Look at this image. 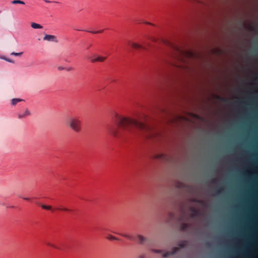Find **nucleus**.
<instances>
[{"label":"nucleus","mask_w":258,"mask_h":258,"mask_svg":"<svg viewBox=\"0 0 258 258\" xmlns=\"http://www.w3.org/2000/svg\"><path fill=\"white\" fill-rule=\"evenodd\" d=\"M222 190H223V188H220V189H219L218 190H217V194H220V193H221V192H222Z\"/></svg>","instance_id":"27"},{"label":"nucleus","mask_w":258,"mask_h":258,"mask_svg":"<svg viewBox=\"0 0 258 258\" xmlns=\"http://www.w3.org/2000/svg\"><path fill=\"white\" fill-rule=\"evenodd\" d=\"M155 158L165 160V159H166L167 157L165 155L160 154V155H156L155 157Z\"/></svg>","instance_id":"15"},{"label":"nucleus","mask_w":258,"mask_h":258,"mask_svg":"<svg viewBox=\"0 0 258 258\" xmlns=\"http://www.w3.org/2000/svg\"><path fill=\"white\" fill-rule=\"evenodd\" d=\"M189 210L191 212V216L192 217H195L197 215L198 211L195 208L190 207Z\"/></svg>","instance_id":"12"},{"label":"nucleus","mask_w":258,"mask_h":258,"mask_svg":"<svg viewBox=\"0 0 258 258\" xmlns=\"http://www.w3.org/2000/svg\"><path fill=\"white\" fill-rule=\"evenodd\" d=\"M31 27L34 29H41L42 28V26L40 25V24L35 23H32L31 24Z\"/></svg>","instance_id":"13"},{"label":"nucleus","mask_w":258,"mask_h":258,"mask_svg":"<svg viewBox=\"0 0 258 258\" xmlns=\"http://www.w3.org/2000/svg\"><path fill=\"white\" fill-rule=\"evenodd\" d=\"M139 258H145V256L144 255H142L140 256Z\"/></svg>","instance_id":"29"},{"label":"nucleus","mask_w":258,"mask_h":258,"mask_svg":"<svg viewBox=\"0 0 258 258\" xmlns=\"http://www.w3.org/2000/svg\"><path fill=\"white\" fill-rule=\"evenodd\" d=\"M120 235L122 236L123 237H124L125 238H127L130 240H133L134 238L132 236H131L127 234H119Z\"/></svg>","instance_id":"17"},{"label":"nucleus","mask_w":258,"mask_h":258,"mask_svg":"<svg viewBox=\"0 0 258 258\" xmlns=\"http://www.w3.org/2000/svg\"><path fill=\"white\" fill-rule=\"evenodd\" d=\"M108 239L110 240H118V239L116 237H115L111 235H109V236L108 237Z\"/></svg>","instance_id":"19"},{"label":"nucleus","mask_w":258,"mask_h":258,"mask_svg":"<svg viewBox=\"0 0 258 258\" xmlns=\"http://www.w3.org/2000/svg\"><path fill=\"white\" fill-rule=\"evenodd\" d=\"M172 47L174 51L173 56L177 61V64H175L177 67L185 69L187 67L188 59H195L198 57L197 54L191 50H184L175 45Z\"/></svg>","instance_id":"2"},{"label":"nucleus","mask_w":258,"mask_h":258,"mask_svg":"<svg viewBox=\"0 0 258 258\" xmlns=\"http://www.w3.org/2000/svg\"><path fill=\"white\" fill-rule=\"evenodd\" d=\"M23 101V100L19 98H14L12 100V104L13 105H15L17 103Z\"/></svg>","instance_id":"14"},{"label":"nucleus","mask_w":258,"mask_h":258,"mask_svg":"<svg viewBox=\"0 0 258 258\" xmlns=\"http://www.w3.org/2000/svg\"><path fill=\"white\" fill-rule=\"evenodd\" d=\"M190 227V225L188 223H182L180 225V229L183 231H186Z\"/></svg>","instance_id":"10"},{"label":"nucleus","mask_w":258,"mask_h":258,"mask_svg":"<svg viewBox=\"0 0 258 258\" xmlns=\"http://www.w3.org/2000/svg\"><path fill=\"white\" fill-rule=\"evenodd\" d=\"M115 118L118 126L110 125L107 131L109 135L116 138H127L131 135L136 134L137 130L143 133L151 130L145 122L147 119V116L145 114L140 115L137 118H133L116 114Z\"/></svg>","instance_id":"1"},{"label":"nucleus","mask_w":258,"mask_h":258,"mask_svg":"<svg viewBox=\"0 0 258 258\" xmlns=\"http://www.w3.org/2000/svg\"><path fill=\"white\" fill-rule=\"evenodd\" d=\"M138 238L139 243L141 244H144L146 242H147V241L148 240L147 237H144L141 235H138Z\"/></svg>","instance_id":"11"},{"label":"nucleus","mask_w":258,"mask_h":258,"mask_svg":"<svg viewBox=\"0 0 258 258\" xmlns=\"http://www.w3.org/2000/svg\"><path fill=\"white\" fill-rule=\"evenodd\" d=\"M43 40L48 41L54 42L55 43L58 42V40L56 37L52 35L45 34L43 37Z\"/></svg>","instance_id":"6"},{"label":"nucleus","mask_w":258,"mask_h":258,"mask_svg":"<svg viewBox=\"0 0 258 258\" xmlns=\"http://www.w3.org/2000/svg\"><path fill=\"white\" fill-rule=\"evenodd\" d=\"M31 114L30 111L26 109L24 113H20L18 114V118L19 119L25 118Z\"/></svg>","instance_id":"9"},{"label":"nucleus","mask_w":258,"mask_h":258,"mask_svg":"<svg viewBox=\"0 0 258 258\" xmlns=\"http://www.w3.org/2000/svg\"><path fill=\"white\" fill-rule=\"evenodd\" d=\"M66 125L76 133H79L82 129V121L77 116H70L66 121Z\"/></svg>","instance_id":"3"},{"label":"nucleus","mask_w":258,"mask_h":258,"mask_svg":"<svg viewBox=\"0 0 258 258\" xmlns=\"http://www.w3.org/2000/svg\"><path fill=\"white\" fill-rule=\"evenodd\" d=\"M44 2H45V3H50V1H47V0H45V1H44Z\"/></svg>","instance_id":"31"},{"label":"nucleus","mask_w":258,"mask_h":258,"mask_svg":"<svg viewBox=\"0 0 258 258\" xmlns=\"http://www.w3.org/2000/svg\"><path fill=\"white\" fill-rule=\"evenodd\" d=\"M47 244L48 245V246H51L53 248H58L56 246H55V245L54 244H52L49 242H48L47 243Z\"/></svg>","instance_id":"21"},{"label":"nucleus","mask_w":258,"mask_h":258,"mask_svg":"<svg viewBox=\"0 0 258 258\" xmlns=\"http://www.w3.org/2000/svg\"><path fill=\"white\" fill-rule=\"evenodd\" d=\"M66 71L69 72V71H71L73 70V68L72 67H69V68H66L65 69Z\"/></svg>","instance_id":"25"},{"label":"nucleus","mask_w":258,"mask_h":258,"mask_svg":"<svg viewBox=\"0 0 258 258\" xmlns=\"http://www.w3.org/2000/svg\"><path fill=\"white\" fill-rule=\"evenodd\" d=\"M130 45L134 49H142L144 50H146L147 49L145 46L135 42L131 43Z\"/></svg>","instance_id":"8"},{"label":"nucleus","mask_w":258,"mask_h":258,"mask_svg":"<svg viewBox=\"0 0 258 258\" xmlns=\"http://www.w3.org/2000/svg\"><path fill=\"white\" fill-rule=\"evenodd\" d=\"M12 3L13 4H22L24 5V2L20 0H14L12 2Z\"/></svg>","instance_id":"16"},{"label":"nucleus","mask_w":258,"mask_h":258,"mask_svg":"<svg viewBox=\"0 0 258 258\" xmlns=\"http://www.w3.org/2000/svg\"><path fill=\"white\" fill-rule=\"evenodd\" d=\"M182 219H183V217H181V218H180V221H182Z\"/></svg>","instance_id":"33"},{"label":"nucleus","mask_w":258,"mask_h":258,"mask_svg":"<svg viewBox=\"0 0 258 258\" xmlns=\"http://www.w3.org/2000/svg\"><path fill=\"white\" fill-rule=\"evenodd\" d=\"M1 58L2 59H3L5 60H6V59H8V58H7V57H5V56H2V57H1Z\"/></svg>","instance_id":"28"},{"label":"nucleus","mask_w":258,"mask_h":258,"mask_svg":"<svg viewBox=\"0 0 258 258\" xmlns=\"http://www.w3.org/2000/svg\"><path fill=\"white\" fill-rule=\"evenodd\" d=\"M22 54H23L22 52H19V53L13 52L11 53V55H14L16 56H20L22 55Z\"/></svg>","instance_id":"18"},{"label":"nucleus","mask_w":258,"mask_h":258,"mask_svg":"<svg viewBox=\"0 0 258 258\" xmlns=\"http://www.w3.org/2000/svg\"><path fill=\"white\" fill-rule=\"evenodd\" d=\"M6 60L9 62H11V63H14V61L11 59H9V58H8V59H6Z\"/></svg>","instance_id":"24"},{"label":"nucleus","mask_w":258,"mask_h":258,"mask_svg":"<svg viewBox=\"0 0 258 258\" xmlns=\"http://www.w3.org/2000/svg\"><path fill=\"white\" fill-rule=\"evenodd\" d=\"M188 244V242L187 241L183 240L180 242L178 244V247H175L173 248L172 251H168L165 253H163L162 256L163 257H166L169 256V255L174 254L176 253L180 248H183L185 247Z\"/></svg>","instance_id":"4"},{"label":"nucleus","mask_w":258,"mask_h":258,"mask_svg":"<svg viewBox=\"0 0 258 258\" xmlns=\"http://www.w3.org/2000/svg\"><path fill=\"white\" fill-rule=\"evenodd\" d=\"M41 207H42V208H43L44 209L51 210V211H53L54 210H58V211H66V212H71L72 211V210L71 209H69L67 208L63 207L61 206H59V207L56 208L55 209H52L51 206H46L44 205H41Z\"/></svg>","instance_id":"5"},{"label":"nucleus","mask_w":258,"mask_h":258,"mask_svg":"<svg viewBox=\"0 0 258 258\" xmlns=\"http://www.w3.org/2000/svg\"><path fill=\"white\" fill-rule=\"evenodd\" d=\"M103 30H99V31H89V32L92 33H93V34H96V33H102L103 32Z\"/></svg>","instance_id":"22"},{"label":"nucleus","mask_w":258,"mask_h":258,"mask_svg":"<svg viewBox=\"0 0 258 258\" xmlns=\"http://www.w3.org/2000/svg\"><path fill=\"white\" fill-rule=\"evenodd\" d=\"M146 24H149V25H153L152 24L149 23V22H145Z\"/></svg>","instance_id":"32"},{"label":"nucleus","mask_w":258,"mask_h":258,"mask_svg":"<svg viewBox=\"0 0 258 258\" xmlns=\"http://www.w3.org/2000/svg\"><path fill=\"white\" fill-rule=\"evenodd\" d=\"M65 69H66V68H64V67H62V66H58V67H57V70H58V71H62V70H65Z\"/></svg>","instance_id":"23"},{"label":"nucleus","mask_w":258,"mask_h":258,"mask_svg":"<svg viewBox=\"0 0 258 258\" xmlns=\"http://www.w3.org/2000/svg\"><path fill=\"white\" fill-rule=\"evenodd\" d=\"M23 199L25 200H29V199L27 198H23Z\"/></svg>","instance_id":"30"},{"label":"nucleus","mask_w":258,"mask_h":258,"mask_svg":"<svg viewBox=\"0 0 258 258\" xmlns=\"http://www.w3.org/2000/svg\"><path fill=\"white\" fill-rule=\"evenodd\" d=\"M106 59V57L105 56H98L97 57L91 58V61L92 63H95L96 62H103Z\"/></svg>","instance_id":"7"},{"label":"nucleus","mask_w":258,"mask_h":258,"mask_svg":"<svg viewBox=\"0 0 258 258\" xmlns=\"http://www.w3.org/2000/svg\"><path fill=\"white\" fill-rule=\"evenodd\" d=\"M151 250H152V251H153L154 252L158 253H162L163 252V251L161 250H157V249H152Z\"/></svg>","instance_id":"20"},{"label":"nucleus","mask_w":258,"mask_h":258,"mask_svg":"<svg viewBox=\"0 0 258 258\" xmlns=\"http://www.w3.org/2000/svg\"><path fill=\"white\" fill-rule=\"evenodd\" d=\"M170 217L171 219H172L174 218V214L172 213H170Z\"/></svg>","instance_id":"26"}]
</instances>
